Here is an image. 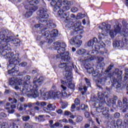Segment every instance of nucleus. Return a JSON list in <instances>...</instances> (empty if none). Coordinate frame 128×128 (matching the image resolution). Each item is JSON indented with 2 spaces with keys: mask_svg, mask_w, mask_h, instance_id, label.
<instances>
[{
  "mask_svg": "<svg viewBox=\"0 0 128 128\" xmlns=\"http://www.w3.org/2000/svg\"><path fill=\"white\" fill-rule=\"evenodd\" d=\"M84 68L86 70H88V68H92V65L90 64L88 62H86L84 64Z\"/></svg>",
  "mask_w": 128,
  "mask_h": 128,
  "instance_id": "4c0bfd02",
  "label": "nucleus"
},
{
  "mask_svg": "<svg viewBox=\"0 0 128 128\" xmlns=\"http://www.w3.org/2000/svg\"><path fill=\"white\" fill-rule=\"evenodd\" d=\"M74 30L78 34H82L84 33V26H82L80 22H76L74 24Z\"/></svg>",
  "mask_w": 128,
  "mask_h": 128,
  "instance_id": "dca6fc26",
  "label": "nucleus"
},
{
  "mask_svg": "<svg viewBox=\"0 0 128 128\" xmlns=\"http://www.w3.org/2000/svg\"><path fill=\"white\" fill-rule=\"evenodd\" d=\"M62 96H66V94L60 91H50L48 92H46L42 94V97L44 98H62Z\"/></svg>",
  "mask_w": 128,
  "mask_h": 128,
  "instance_id": "39448f33",
  "label": "nucleus"
},
{
  "mask_svg": "<svg viewBox=\"0 0 128 128\" xmlns=\"http://www.w3.org/2000/svg\"><path fill=\"white\" fill-rule=\"evenodd\" d=\"M122 24L124 26V28L120 34L124 36H126L128 35V24L126 22V20H123Z\"/></svg>",
  "mask_w": 128,
  "mask_h": 128,
  "instance_id": "f3484780",
  "label": "nucleus"
},
{
  "mask_svg": "<svg viewBox=\"0 0 128 128\" xmlns=\"http://www.w3.org/2000/svg\"><path fill=\"white\" fill-rule=\"evenodd\" d=\"M20 66H22V68H26V66H28V62H22L20 64H19Z\"/></svg>",
  "mask_w": 128,
  "mask_h": 128,
  "instance_id": "052dcab7",
  "label": "nucleus"
},
{
  "mask_svg": "<svg viewBox=\"0 0 128 128\" xmlns=\"http://www.w3.org/2000/svg\"><path fill=\"white\" fill-rule=\"evenodd\" d=\"M64 2L65 4L61 3V6H62V4L64 6H62V10L64 12V14H66V12H64L66 10H68L70 9V6H71V2L70 1H68L66 0H64Z\"/></svg>",
  "mask_w": 128,
  "mask_h": 128,
  "instance_id": "6ab92c4d",
  "label": "nucleus"
},
{
  "mask_svg": "<svg viewBox=\"0 0 128 128\" xmlns=\"http://www.w3.org/2000/svg\"><path fill=\"white\" fill-rule=\"evenodd\" d=\"M112 44L114 48H124V45L121 40L114 41Z\"/></svg>",
  "mask_w": 128,
  "mask_h": 128,
  "instance_id": "393cba45",
  "label": "nucleus"
},
{
  "mask_svg": "<svg viewBox=\"0 0 128 128\" xmlns=\"http://www.w3.org/2000/svg\"><path fill=\"white\" fill-rule=\"evenodd\" d=\"M37 14L39 16V18L41 19L39 20V22L42 26H44L46 28H54L56 26V24L52 23V21L50 19H48L50 18V15L48 14V9L45 8H40L37 12Z\"/></svg>",
  "mask_w": 128,
  "mask_h": 128,
  "instance_id": "f03ea898",
  "label": "nucleus"
},
{
  "mask_svg": "<svg viewBox=\"0 0 128 128\" xmlns=\"http://www.w3.org/2000/svg\"><path fill=\"white\" fill-rule=\"evenodd\" d=\"M50 6L54 8L56 6H62V4H66L64 0H51Z\"/></svg>",
  "mask_w": 128,
  "mask_h": 128,
  "instance_id": "412c9836",
  "label": "nucleus"
},
{
  "mask_svg": "<svg viewBox=\"0 0 128 128\" xmlns=\"http://www.w3.org/2000/svg\"><path fill=\"white\" fill-rule=\"evenodd\" d=\"M116 102V99H113V98L110 99L108 101V103L111 104H114Z\"/></svg>",
  "mask_w": 128,
  "mask_h": 128,
  "instance_id": "3c124183",
  "label": "nucleus"
},
{
  "mask_svg": "<svg viewBox=\"0 0 128 128\" xmlns=\"http://www.w3.org/2000/svg\"><path fill=\"white\" fill-rule=\"evenodd\" d=\"M95 104L96 106H98L96 107L97 112H102V110L104 108V102H96L95 103Z\"/></svg>",
  "mask_w": 128,
  "mask_h": 128,
  "instance_id": "4be33fe9",
  "label": "nucleus"
},
{
  "mask_svg": "<svg viewBox=\"0 0 128 128\" xmlns=\"http://www.w3.org/2000/svg\"><path fill=\"white\" fill-rule=\"evenodd\" d=\"M44 36H40V35H38L37 36H36V40H42V38H44Z\"/></svg>",
  "mask_w": 128,
  "mask_h": 128,
  "instance_id": "0e129e2a",
  "label": "nucleus"
},
{
  "mask_svg": "<svg viewBox=\"0 0 128 128\" xmlns=\"http://www.w3.org/2000/svg\"><path fill=\"white\" fill-rule=\"evenodd\" d=\"M107 80L108 79L106 76L102 77L99 78L98 82V84H104Z\"/></svg>",
  "mask_w": 128,
  "mask_h": 128,
  "instance_id": "7c9ffc66",
  "label": "nucleus"
},
{
  "mask_svg": "<svg viewBox=\"0 0 128 128\" xmlns=\"http://www.w3.org/2000/svg\"><path fill=\"white\" fill-rule=\"evenodd\" d=\"M102 36H104V34L100 33L98 34V38L100 40H102Z\"/></svg>",
  "mask_w": 128,
  "mask_h": 128,
  "instance_id": "680f3d73",
  "label": "nucleus"
},
{
  "mask_svg": "<svg viewBox=\"0 0 128 128\" xmlns=\"http://www.w3.org/2000/svg\"><path fill=\"white\" fill-rule=\"evenodd\" d=\"M13 42H14V44H20V39L16 38L14 39V41H12Z\"/></svg>",
  "mask_w": 128,
  "mask_h": 128,
  "instance_id": "13d9d810",
  "label": "nucleus"
},
{
  "mask_svg": "<svg viewBox=\"0 0 128 128\" xmlns=\"http://www.w3.org/2000/svg\"><path fill=\"white\" fill-rule=\"evenodd\" d=\"M80 108L82 110L88 112V106L84 104H82L80 106Z\"/></svg>",
  "mask_w": 128,
  "mask_h": 128,
  "instance_id": "72a5a7b5",
  "label": "nucleus"
},
{
  "mask_svg": "<svg viewBox=\"0 0 128 128\" xmlns=\"http://www.w3.org/2000/svg\"><path fill=\"white\" fill-rule=\"evenodd\" d=\"M111 124H114L112 126L113 128H122V124H125L124 122H122V119L118 118L116 121V120H112L110 122Z\"/></svg>",
  "mask_w": 128,
  "mask_h": 128,
  "instance_id": "4468645a",
  "label": "nucleus"
},
{
  "mask_svg": "<svg viewBox=\"0 0 128 128\" xmlns=\"http://www.w3.org/2000/svg\"><path fill=\"white\" fill-rule=\"evenodd\" d=\"M18 122H20V120H14L13 122H12V123L10 124V126H12V128H18V126H16V124Z\"/></svg>",
  "mask_w": 128,
  "mask_h": 128,
  "instance_id": "e433bc0d",
  "label": "nucleus"
},
{
  "mask_svg": "<svg viewBox=\"0 0 128 128\" xmlns=\"http://www.w3.org/2000/svg\"><path fill=\"white\" fill-rule=\"evenodd\" d=\"M124 36L123 38H122V40H121L122 42V44H128V38H126V36Z\"/></svg>",
  "mask_w": 128,
  "mask_h": 128,
  "instance_id": "79ce46f5",
  "label": "nucleus"
},
{
  "mask_svg": "<svg viewBox=\"0 0 128 128\" xmlns=\"http://www.w3.org/2000/svg\"><path fill=\"white\" fill-rule=\"evenodd\" d=\"M58 36V30L54 29L50 32V38H56Z\"/></svg>",
  "mask_w": 128,
  "mask_h": 128,
  "instance_id": "bb28decb",
  "label": "nucleus"
},
{
  "mask_svg": "<svg viewBox=\"0 0 128 128\" xmlns=\"http://www.w3.org/2000/svg\"><path fill=\"white\" fill-rule=\"evenodd\" d=\"M92 74V76H94V78H96V76H98V70H94Z\"/></svg>",
  "mask_w": 128,
  "mask_h": 128,
  "instance_id": "864d4df0",
  "label": "nucleus"
},
{
  "mask_svg": "<svg viewBox=\"0 0 128 128\" xmlns=\"http://www.w3.org/2000/svg\"><path fill=\"white\" fill-rule=\"evenodd\" d=\"M94 60V56L90 54L88 56L84 57L82 56L78 58V60L80 61L82 64H86V62H92V60Z\"/></svg>",
  "mask_w": 128,
  "mask_h": 128,
  "instance_id": "2eb2a0df",
  "label": "nucleus"
},
{
  "mask_svg": "<svg viewBox=\"0 0 128 128\" xmlns=\"http://www.w3.org/2000/svg\"><path fill=\"white\" fill-rule=\"evenodd\" d=\"M84 80L86 82V84L88 86L87 88H90V86H92V84L90 83V80L86 78H85Z\"/></svg>",
  "mask_w": 128,
  "mask_h": 128,
  "instance_id": "f704fd0d",
  "label": "nucleus"
},
{
  "mask_svg": "<svg viewBox=\"0 0 128 128\" xmlns=\"http://www.w3.org/2000/svg\"><path fill=\"white\" fill-rule=\"evenodd\" d=\"M76 90H78L79 92H82L84 90V91L81 92L82 94L84 95L85 92H86L88 87H86V86H84L82 82H80L77 85Z\"/></svg>",
  "mask_w": 128,
  "mask_h": 128,
  "instance_id": "aec40b11",
  "label": "nucleus"
},
{
  "mask_svg": "<svg viewBox=\"0 0 128 128\" xmlns=\"http://www.w3.org/2000/svg\"><path fill=\"white\" fill-rule=\"evenodd\" d=\"M30 118V117L28 116L23 117L22 120L24 122H28V120Z\"/></svg>",
  "mask_w": 128,
  "mask_h": 128,
  "instance_id": "69168bd1",
  "label": "nucleus"
},
{
  "mask_svg": "<svg viewBox=\"0 0 128 128\" xmlns=\"http://www.w3.org/2000/svg\"><path fill=\"white\" fill-rule=\"evenodd\" d=\"M108 107H103V109L102 110V114L103 116H108Z\"/></svg>",
  "mask_w": 128,
  "mask_h": 128,
  "instance_id": "473e14b6",
  "label": "nucleus"
},
{
  "mask_svg": "<svg viewBox=\"0 0 128 128\" xmlns=\"http://www.w3.org/2000/svg\"><path fill=\"white\" fill-rule=\"evenodd\" d=\"M8 100L10 102H11V104H16L18 102V100L16 98H9Z\"/></svg>",
  "mask_w": 128,
  "mask_h": 128,
  "instance_id": "a18cd8bd",
  "label": "nucleus"
},
{
  "mask_svg": "<svg viewBox=\"0 0 128 128\" xmlns=\"http://www.w3.org/2000/svg\"><path fill=\"white\" fill-rule=\"evenodd\" d=\"M36 120H38V122H44V115H40L38 116H36L34 117Z\"/></svg>",
  "mask_w": 128,
  "mask_h": 128,
  "instance_id": "c9c22d12",
  "label": "nucleus"
},
{
  "mask_svg": "<svg viewBox=\"0 0 128 128\" xmlns=\"http://www.w3.org/2000/svg\"><path fill=\"white\" fill-rule=\"evenodd\" d=\"M56 106L54 104H48L47 105L46 110H47L54 111L56 110Z\"/></svg>",
  "mask_w": 128,
  "mask_h": 128,
  "instance_id": "c756f323",
  "label": "nucleus"
},
{
  "mask_svg": "<svg viewBox=\"0 0 128 128\" xmlns=\"http://www.w3.org/2000/svg\"><path fill=\"white\" fill-rule=\"evenodd\" d=\"M44 82V78L42 77H40L37 80H34L33 82V88L34 90V92L32 94V96L36 98L38 96V88Z\"/></svg>",
  "mask_w": 128,
  "mask_h": 128,
  "instance_id": "0eeeda50",
  "label": "nucleus"
},
{
  "mask_svg": "<svg viewBox=\"0 0 128 128\" xmlns=\"http://www.w3.org/2000/svg\"><path fill=\"white\" fill-rule=\"evenodd\" d=\"M24 8L26 10H30L28 12H26L25 14H24V16L25 18H30L32 16V13L34 12L36 10H38V6H30V5H25Z\"/></svg>",
  "mask_w": 128,
  "mask_h": 128,
  "instance_id": "ddd939ff",
  "label": "nucleus"
},
{
  "mask_svg": "<svg viewBox=\"0 0 128 128\" xmlns=\"http://www.w3.org/2000/svg\"><path fill=\"white\" fill-rule=\"evenodd\" d=\"M72 114V112L68 110H65L64 113V116H70Z\"/></svg>",
  "mask_w": 128,
  "mask_h": 128,
  "instance_id": "603ef678",
  "label": "nucleus"
},
{
  "mask_svg": "<svg viewBox=\"0 0 128 128\" xmlns=\"http://www.w3.org/2000/svg\"><path fill=\"white\" fill-rule=\"evenodd\" d=\"M62 54H56L55 57H54V58H56V60H58V58H61L62 60Z\"/></svg>",
  "mask_w": 128,
  "mask_h": 128,
  "instance_id": "774afa93",
  "label": "nucleus"
},
{
  "mask_svg": "<svg viewBox=\"0 0 128 128\" xmlns=\"http://www.w3.org/2000/svg\"><path fill=\"white\" fill-rule=\"evenodd\" d=\"M86 70L87 72L90 74H92V72H94V68L93 66Z\"/></svg>",
  "mask_w": 128,
  "mask_h": 128,
  "instance_id": "49530a36",
  "label": "nucleus"
},
{
  "mask_svg": "<svg viewBox=\"0 0 128 128\" xmlns=\"http://www.w3.org/2000/svg\"><path fill=\"white\" fill-rule=\"evenodd\" d=\"M60 6L62 5H56L53 7L54 12H58V16L61 18H64V22L70 24L72 22V20L70 18V12L64 13V10L60 8Z\"/></svg>",
  "mask_w": 128,
  "mask_h": 128,
  "instance_id": "7ed1b4c3",
  "label": "nucleus"
},
{
  "mask_svg": "<svg viewBox=\"0 0 128 128\" xmlns=\"http://www.w3.org/2000/svg\"><path fill=\"white\" fill-rule=\"evenodd\" d=\"M122 102L124 104H128V100L126 97L122 99Z\"/></svg>",
  "mask_w": 128,
  "mask_h": 128,
  "instance_id": "e2e57ef3",
  "label": "nucleus"
},
{
  "mask_svg": "<svg viewBox=\"0 0 128 128\" xmlns=\"http://www.w3.org/2000/svg\"><path fill=\"white\" fill-rule=\"evenodd\" d=\"M59 68H64L66 74L65 78L68 80V82H72V66H68V64L66 62H60L58 65Z\"/></svg>",
  "mask_w": 128,
  "mask_h": 128,
  "instance_id": "20e7f679",
  "label": "nucleus"
},
{
  "mask_svg": "<svg viewBox=\"0 0 128 128\" xmlns=\"http://www.w3.org/2000/svg\"><path fill=\"white\" fill-rule=\"evenodd\" d=\"M110 24H106V22H102V25L99 26V28L102 30H110Z\"/></svg>",
  "mask_w": 128,
  "mask_h": 128,
  "instance_id": "b1692460",
  "label": "nucleus"
},
{
  "mask_svg": "<svg viewBox=\"0 0 128 128\" xmlns=\"http://www.w3.org/2000/svg\"><path fill=\"white\" fill-rule=\"evenodd\" d=\"M74 104H76V106H80V99L78 98H76L74 101Z\"/></svg>",
  "mask_w": 128,
  "mask_h": 128,
  "instance_id": "8fccbe9b",
  "label": "nucleus"
},
{
  "mask_svg": "<svg viewBox=\"0 0 128 128\" xmlns=\"http://www.w3.org/2000/svg\"><path fill=\"white\" fill-rule=\"evenodd\" d=\"M76 52L80 56H90V52L84 49L78 50Z\"/></svg>",
  "mask_w": 128,
  "mask_h": 128,
  "instance_id": "a878e982",
  "label": "nucleus"
},
{
  "mask_svg": "<svg viewBox=\"0 0 128 128\" xmlns=\"http://www.w3.org/2000/svg\"><path fill=\"white\" fill-rule=\"evenodd\" d=\"M72 80L70 82H68V80L66 78V82L68 84L69 88H70V90H74V87L76 86V85L72 83Z\"/></svg>",
  "mask_w": 128,
  "mask_h": 128,
  "instance_id": "c85d7f7f",
  "label": "nucleus"
},
{
  "mask_svg": "<svg viewBox=\"0 0 128 128\" xmlns=\"http://www.w3.org/2000/svg\"><path fill=\"white\" fill-rule=\"evenodd\" d=\"M84 118L82 116H78L76 118V122H81L82 120H83Z\"/></svg>",
  "mask_w": 128,
  "mask_h": 128,
  "instance_id": "c03bdc74",
  "label": "nucleus"
},
{
  "mask_svg": "<svg viewBox=\"0 0 128 128\" xmlns=\"http://www.w3.org/2000/svg\"><path fill=\"white\" fill-rule=\"evenodd\" d=\"M122 71L118 70V72H116V79H114L113 80V84L116 85V88L118 90L120 86H122V83H120L122 82Z\"/></svg>",
  "mask_w": 128,
  "mask_h": 128,
  "instance_id": "9b49d317",
  "label": "nucleus"
},
{
  "mask_svg": "<svg viewBox=\"0 0 128 128\" xmlns=\"http://www.w3.org/2000/svg\"><path fill=\"white\" fill-rule=\"evenodd\" d=\"M66 48V44L64 42H56L54 43V48L57 50L58 54H65Z\"/></svg>",
  "mask_w": 128,
  "mask_h": 128,
  "instance_id": "9d476101",
  "label": "nucleus"
},
{
  "mask_svg": "<svg viewBox=\"0 0 128 128\" xmlns=\"http://www.w3.org/2000/svg\"><path fill=\"white\" fill-rule=\"evenodd\" d=\"M62 62H70V52H66L62 56Z\"/></svg>",
  "mask_w": 128,
  "mask_h": 128,
  "instance_id": "5701e85b",
  "label": "nucleus"
},
{
  "mask_svg": "<svg viewBox=\"0 0 128 128\" xmlns=\"http://www.w3.org/2000/svg\"><path fill=\"white\" fill-rule=\"evenodd\" d=\"M121 32L122 24L117 23L114 26V30H111L109 32V34L112 38H114L118 34L120 33Z\"/></svg>",
  "mask_w": 128,
  "mask_h": 128,
  "instance_id": "f8f14e48",
  "label": "nucleus"
},
{
  "mask_svg": "<svg viewBox=\"0 0 128 128\" xmlns=\"http://www.w3.org/2000/svg\"><path fill=\"white\" fill-rule=\"evenodd\" d=\"M18 72H17L16 75H10L12 76H16L17 78H19L18 85L20 86L23 84V86H26V84H30V78L31 77L29 75L25 76L24 78H22V74H20V71L18 70Z\"/></svg>",
  "mask_w": 128,
  "mask_h": 128,
  "instance_id": "423d86ee",
  "label": "nucleus"
},
{
  "mask_svg": "<svg viewBox=\"0 0 128 128\" xmlns=\"http://www.w3.org/2000/svg\"><path fill=\"white\" fill-rule=\"evenodd\" d=\"M56 128L60 126V128H62V126H64V125H62V124H60L58 122H55L54 124L53 125H52V126H51L52 128H56Z\"/></svg>",
  "mask_w": 128,
  "mask_h": 128,
  "instance_id": "58836bf2",
  "label": "nucleus"
},
{
  "mask_svg": "<svg viewBox=\"0 0 128 128\" xmlns=\"http://www.w3.org/2000/svg\"><path fill=\"white\" fill-rule=\"evenodd\" d=\"M40 0H28V2L30 6H36V4H40Z\"/></svg>",
  "mask_w": 128,
  "mask_h": 128,
  "instance_id": "cd10ccee",
  "label": "nucleus"
},
{
  "mask_svg": "<svg viewBox=\"0 0 128 128\" xmlns=\"http://www.w3.org/2000/svg\"><path fill=\"white\" fill-rule=\"evenodd\" d=\"M32 125H30V123L26 122L24 124V128H32Z\"/></svg>",
  "mask_w": 128,
  "mask_h": 128,
  "instance_id": "bf43d9fd",
  "label": "nucleus"
},
{
  "mask_svg": "<svg viewBox=\"0 0 128 128\" xmlns=\"http://www.w3.org/2000/svg\"><path fill=\"white\" fill-rule=\"evenodd\" d=\"M124 124H128V113L126 114L124 120Z\"/></svg>",
  "mask_w": 128,
  "mask_h": 128,
  "instance_id": "6e6d98bb",
  "label": "nucleus"
},
{
  "mask_svg": "<svg viewBox=\"0 0 128 128\" xmlns=\"http://www.w3.org/2000/svg\"><path fill=\"white\" fill-rule=\"evenodd\" d=\"M112 68H114V65L110 64L106 70H105V72H106V74H108V72H110V70H112Z\"/></svg>",
  "mask_w": 128,
  "mask_h": 128,
  "instance_id": "37998d69",
  "label": "nucleus"
},
{
  "mask_svg": "<svg viewBox=\"0 0 128 128\" xmlns=\"http://www.w3.org/2000/svg\"><path fill=\"white\" fill-rule=\"evenodd\" d=\"M104 98V94L102 92H98V100H102V102Z\"/></svg>",
  "mask_w": 128,
  "mask_h": 128,
  "instance_id": "2f4dec72",
  "label": "nucleus"
},
{
  "mask_svg": "<svg viewBox=\"0 0 128 128\" xmlns=\"http://www.w3.org/2000/svg\"><path fill=\"white\" fill-rule=\"evenodd\" d=\"M70 111L72 112H76V104H72L71 106Z\"/></svg>",
  "mask_w": 128,
  "mask_h": 128,
  "instance_id": "5fc2aeb1",
  "label": "nucleus"
},
{
  "mask_svg": "<svg viewBox=\"0 0 128 128\" xmlns=\"http://www.w3.org/2000/svg\"><path fill=\"white\" fill-rule=\"evenodd\" d=\"M61 88H62V92L65 94H66V96H68V94L66 92V86H64V85H61Z\"/></svg>",
  "mask_w": 128,
  "mask_h": 128,
  "instance_id": "ea45409f",
  "label": "nucleus"
},
{
  "mask_svg": "<svg viewBox=\"0 0 128 128\" xmlns=\"http://www.w3.org/2000/svg\"><path fill=\"white\" fill-rule=\"evenodd\" d=\"M6 110L8 112V114H14L16 112V110L14 109H12V108H6Z\"/></svg>",
  "mask_w": 128,
  "mask_h": 128,
  "instance_id": "a19ab883",
  "label": "nucleus"
},
{
  "mask_svg": "<svg viewBox=\"0 0 128 128\" xmlns=\"http://www.w3.org/2000/svg\"><path fill=\"white\" fill-rule=\"evenodd\" d=\"M87 45H88V46H92L94 48V42H92V40H90L88 42Z\"/></svg>",
  "mask_w": 128,
  "mask_h": 128,
  "instance_id": "4d7b16f0",
  "label": "nucleus"
},
{
  "mask_svg": "<svg viewBox=\"0 0 128 128\" xmlns=\"http://www.w3.org/2000/svg\"><path fill=\"white\" fill-rule=\"evenodd\" d=\"M83 18H84V16L82 13H78L76 16V18L78 20H80Z\"/></svg>",
  "mask_w": 128,
  "mask_h": 128,
  "instance_id": "de8ad7c7",
  "label": "nucleus"
},
{
  "mask_svg": "<svg viewBox=\"0 0 128 128\" xmlns=\"http://www.w3.org/2000/svg\"><path fill=\"white\" fill-rule=\"evenodd\" d=\"M10 86H16V81L12 80V78L10 79L9 82Z\"/></svg>",
  "mask_w": 128,
  "mask_h": 128,
  "instance_id": "09e8293b",
  "label": "nucleus"
},
{
  "mask_svg": "<svg viewBox=\"0 0 128 128\" xmlns=\"http://www.w3.org/2000/svg\"><path fill=\"white\" fill-rule=\"evenodd\" d=\"M42 36H46L44 38H45L46 40H48V44H52V42H54V40L50 37V30H46L44 32H42Z\"/></svg>",
  "mask_w": 128,
  "mask_h": 128,
  "instance_id": "a211bd4d",
  "label": "nucleus"
},
{
  "mask_svg": "<svg viewBox=\"0 0 128 128\" xmlns=\"http://www.w3.org/2000/svg\"><path fill=\"white\" fill-rule=\"evenodd\" d=\"M82 38V36L78 34L72 37L69 42L72 46H74L76 48H80L82 44V41L81 40Z\"/></svg>",
  "mask_w": 128,
  "mask_h": 128,
  "instance_id": "1a4fd4ad",
  "label": "nucleus"
},
{
  "mask_svg": "<svg viewBox=\"0 0 128 128\" xmlns=\"http://www.w3.org/2000/svg\"><path fill=\"white\" fill-rule=\"evenodd\" d=\"M78 10V8L76 7H74L71 8V11L72 12H76Z\"/></svg>",
  "mask_w": 128,
  "mask_h": 128,
  "instance_id": "338daca9",
  "label": "nucleus"
},
{
  "mask_svg": "<svg viewBox=\"0 0 128 128\" xmlns=\"http://www.w3.org/2000/svg\"><path fill=\"white\" fill-rule=\"evenodd\" d=\"M6 36V31L2 30L0 32V44H8L10 42H14V37L12 36Z\"/></svg>",
  "mask_w": 128,
  "mask_h": 128,
  "instance_id": "6e6552de",
  "label": "nucleus"
},
{
  "mask_svg": "<svg viewBox=\"0 0 128 128\" xmlns=\"http://www.w3.org/2000/svg\"><path fill=\"white\" fill-rule=\"evenodd\" d=\"M0 48L2 50L1 55L2 56H6V58L10 59L9 60V64L8 66V74L10 76H16L18 70V66H18L21 62L20 54L18 53L14 54V52H7L9 50H12L10 44H8L0 43Z\"/></svg>",
  "mask_w": 128,
  "mask_h": 128,
  "instance_id": "f257e3e1",
  "label": "nucleus"
}]
</instances>
